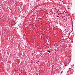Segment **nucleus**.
Wrapping results in <instances>:
<instances>
[{
	"label": "nucleus",
	"mask_w": 75,
	"mask_h": 75,
	"mask_svg": "<svg viewBox=\"0 0 75 75\" xmlns=\"http://www.w3.org/2000/svg\"><path fill=\"white\" fill-rule=\"evenodd\" d=\"M48 52H49L50 53V51L48 50Z\"/></svg>",
	"instance_id": "1"
},
{
	"label": "nucleus",
	"mask_w": 75,
	"mask_h": 75,
	"mask_svg": "<svg viewBox=\"0 0 75 75\" xmlns=\"http://www.w3.org/2000/svg\"><path fill=\"white\" fill-rule=\"evenodd\" d=\"M65 65V66H67V65H66V64H65V65Z\"/></svg>",
	"instance_id": "2"
},
{
	"label": "nucleus",
	"mask_w": 75,
	"mask_h": 75,
	"mask_svg": "<svg viewBox=\"0 0 75 75\" xmlns=\"http://www.w3.org/2000/svg\"><path fill=\"white\" fill-rule=\"evenodd\" d=\"M20 75V74H19V75Z\"/></svg>",
	"instance_id": "3"
}]
</instances>
